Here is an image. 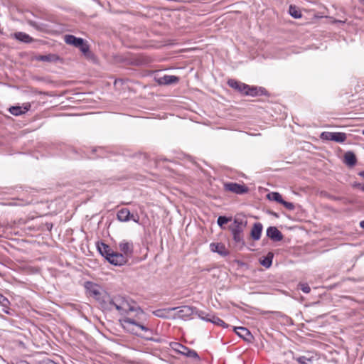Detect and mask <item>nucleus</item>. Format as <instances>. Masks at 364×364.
<instances>
[{"mask_svg":"<svg viewBox=\"0 0 364 364\" xmlns=\"http://www.w3.org/2000/svg\"><path fill=\"white\" fill-rule=\"evenodd\" d=\"M108 304L110 310L114 308L125 316L121 320L125 329L133 334L151 339L152 331L148 325L147 316L135 301L117 295L109 298Z\"/></svg>","mask_w":364,"mask_h":364,"instance_id":"obj_1","label":"nucleus"},{"mask_svg":"<svg viewBox=\"0 0 364 364\" xmlns=\"http://www.w3.org/2000/svg\"><path fill=\"white\" fill-rule=\"evenodd\" d=\"M228 84L230 87L247 95L255 96L258 94L257 87H250V86L235 80H229Z\"/></svg>","mask_w":364,"mask_h":364,"instance_id":"obj_2","label":"nucleus"},{"mask_svg":"<svg viewBox=\"0 0 364 364\" xmlns=\"http://www.w3.org/2000/svg\"><path fill=\"white\" fill-rule=\"evenodd\" d=\"M64 39L67 44L73 45L76 48H79L83 53H87L89 50L88 46L85 43L82 38H77L73 35H65Z\"/></svg>","mask_w":364,"mask_h":364,"instance_id":"obj_3","label":"nucleus"},{"mask_svg":"<svg viewBox=\"0 0 364 364\" xmlns=\"http://www.w3.org/2000/svg\"><path fill=\"white\" fill-rule=\"evenodd\" d=\"M347 136L343 132H324L321 134V139L336 142L342 143L346 141Z\"/></svg>","mask_w":364,"mask_h":364,"instance_id":"obj_4","label":"nucleus"},{"mask_svg":"<svg viewBox=\"0 0 364 364\" xmlns=\"http://www.w3.org/2000/svg\"><path fill=\"white\" fill-rule=\"evenodd\" d=\"M85 287L90 296L95 297L96 299L100 298L102 291V289L100 286L92 282H87L85 284Z\"/></svg>","mask_w":364,"mask_h":364,"instance_id":"obj_5","label":"nucleus"},{"mask_svg":"<svg viewBox=\"0 0 364 364\" xmlns=\"http://www.w3.org/2000/svg\"><path fill=\"white\" fill-rule=\"evenodd\" d=\"M107 260L114 265H123L127 262V257L122 253L114 252V251L111 255H109V257Z\"/></svg>","mask_w":364,"mask_h":364,"instance_id":"obj_6","label":"nucleus"},{"mask_svg":"<svg viewBox=\"0 0 364 364\" xmlns=\"http://www.w3.org/2000/svg\"><path fill=\"white\" fill-rule=\"evenodd\" d=\"M176 316L177 317L183 319H186L191 316L194 313L196 308L189 306H183L181 308H178Z\"/></svg>","mask_w":364,"mask_h":364,"instance_id":"obj_7","label":"nucleus"},{"mask_svg":"<svg viewBox=\"0 0 364 364\" xmlns=\"http://www.w3.org/2000/svg\"><path fill=\"white\" fill-rule=\"evenodd\" d=\"M225 188L226 191L237 194H242L247 191V188L245 186L240 185L236 183H225Z\"/></svg>","mask_w":364,"mask_h":364,"instance_id":"obj_8","label":"nucleus"},{"mask_svg":"<svg viewBox=\"0 0 364 364\" xmlns=\"http://www.w3.org/2000/svg\"><path fill=\"white\" fill-rule=\"evenodd\" d=\"M156 80L160 85H171L177 83L179 78L175 75H164L156 77Z\"/></svg>","mask_w":364,"mask_h":364,"instance_id":"obj_9","label":"nucleus"},{"mask_svg":"<svg viewBox=\"0 0 364 364\" xmlns=\"http://www.w3.org/2000/svg\"><path fill=\"white\" fill-rule=\"evenodd\" d=\"M295 359L299 364H311L314 360H317V355L313 352H307Z\"/></svg>","mask_w":364,"mask_h":364,"instance_id":"obj_10","label":"nucleus"},{"mask_svg":"<svg viewBox=\"0 0 364 364\" xmlns=\"http://www.w3.org/2000/svg\"><path fill=\"white\" fill-rule=\"evenodd\" d=\"M267 235L272 240L275 242L281 241L283 239L282 232L276 227H269L267 230Z\"/></svg>","mask_w":364,"mask_h":364,"instance_id":"obj_11","label":"nucleus"},{"mask_svg":"<svg viewBox=\"0 0 364 364\" xmlns=\"http://www.w3.org/2000/svg\"><path fill=\"white\" fill-rule=\"evenodd\" d=\"M119 248L124 256L127 257L133 252V245L132 242L123 240L119 244Z\"/></svg>","mask_w":364,"mask_h":364,"instance_id":"obj_12","label":"nucleus"},{"mask_svg":"<svg viewBox=\"0 0 364 364\" xmlns=\"http://www.w3.org/2000/svg\"><path fill=\"white\" fill-rule=\"evenodd\" d=\"M247 225V220L244 218L236 217L234 220L233 225L230 228L232 231L242 232L243 228Z\"/></svg>","mask_w":364,"mask_h":364,"instance_id":"obj_13","label":"nucleus"},{"mask_svg":"<svg viewBox=\"0 0 364 364\" xmlns=\"http://www.w3.org/2000/svg\"><path fill=\"white\" fill-rule=\"evenodd\" d=\"M31 105L29 104H25L23 107L21 106H14L9 108V112L15 116H18L26 113L29 110Z\"/></svg>","mask_w":364,"mask_h":364,"instance_id":"obj_14","label":"nucleus"},{"mask_svg":"<svg viewBox=\"0 0 364 364\" xmlns=\"http://www.w3.org/2000/svg\"><path fill=\"white\" fill-rule=\"evenodd\" d=\"M262 228L263 226L260 223H256L254 224L250 232L251 237L254 240H259L260 239Z\"/></svg>","mask_w":364,"mask_h":364,"instance_id":"obj_15","label":"nucleus"},{"mask_svg":"<svg viewBox=\"0 0 364 364\" xmlns=\"http://www.w3.org/2000/svg\"><path fill=\"white\" fill-rule=\"evenodd\" d=\"M211 251L217 252L222 256L228 255V251L222 243H211L210 245Z\"/></svg>","mask_w":364,"mask_h":364,"instance_id":"obj_16","label":"nucleus"},{"mask_svg":"<svg viewBox=\"0 0 364 364\" xmlns=\"http://www.w3.org/2000/svg\"><path fill=\"white\" fill-rule=\"evenodd\" d=\"M235 333L245 341H250L252 338V335L249 330L245 327H236L234 328Z\"/></svg>","mask_w":364,"mask_h":364,"instance_id":"obj_17","label":"nucleus"},{"mask_svg":"<svg viewBox=\"0 0 364 364\" xmlns=\"http://www.w3.org/2000/svg\"><path fill=\"white\" fill-rule=\"evenodd\" d=\"M117 219L122 222H127L131 219L130 211L127 208H122L117 213Z\"/></svg>","mask_w":364,"mask_h":364,"instance_id":"obj_18","label":"nucleus"},{"mask_svg":"<svg viewBox=\"0 0 364 364\" xmlns=\"http://www.w3.org/2000/svg\"><path fill=\"white\" fill-rule=\"evenodd\" d=\"M344 162L348 166H354L356 164L355 155L351 151L346 152L344 155Z\"/></svg>","mask_w":364,"mask_h":364,"instance_id":"obj_19","label":"nucleus"},{"mask_svg":"<svg viewBox=\"0 0 364 364\" xmlns=\"http://www.w3.org/2000/svg\"><path fill=\"white\" fill-rule=\"evenodd\" d=\"M98 250L101 255L104 256L106 259L109 257V255H111L113 250L111 248L104 243H102L100 246H98Z\"/></svg>","mask_w":364,"mask_h":364,"instance_id":"obj_20","label":"nucleus"},{"mask_svg":"<svg viewBox=\"0 0 364 364\" xmlns=\"http://www.w3.org/2000/svg\"><path fill=\"white\" fill-rule=\"evenodd\" d=\"M14 36L16 39L22 42L30 43L33 41L32 38L29 35L23 32L15 33Z\"/></svg>","mask_w":364,"mask_h":364,"instance_id":"obj_21","label":"nucleus"},{"mask_svg":"<svg viewBox=\"0 0 364 364\" xmlns=\"http://www.w3.org/2000/svg\"><path fill=\"white\" fill-rule=\"evenodd\" d=\"M178 309V307L171 308L168 309H158L153 312V314L160 318H166L167 316V314L171 311H174Z\"/></svg>","mask_w":364,"mask_h":364,"instance_id":"obj_22","label":"nucleus"},{"mask_svg":"<svg viewBox=\"0 0 364 364\" xmlns=\"http://www.w3.org/2000/svg\"><path fill=\"white\" fill-rule=\"evenodd\" d=\"M273 258V254L269 252L267 255L260 260V263L262 266L269 268L272 265Z\"/></svg>","mask_w":364,"mask_h":364,"instance_id":"obj_23","label":"nucleus"},{"mask_svg":"<svg viewBox=\"0 0 364 364\" xmlns=\"http://www.w3.org/2000/svg\"><path fill=\"white\" fill-rule=\"evenodd\" d=\"M289 13L294 18H300L301 17V11L296 6L290 5Z\"/></svg>","mask_w":364,"mask_h":364,"instance_id":"obj_24","label":"nucleus"},{"mask_svg":"<svg viewBox=\"0 0 364 364\" xmlns=\"http://www.w3.org/2000/svg\"><path fill=\"white\" fill-rule=\"evenodd\" d=\"M267 198L269 200L277 201L279 203H281L283 200L282 196L277 192H271L268 193L267 195Z\"/></svg>","mask_w":364,"mask_h":364,"instance_id":"obj_25","label":"nucleus"},{"mask_svg":"<svg viewBox=\"0 0 364 364\" xmlns=\"http://www.w3.org/2000/svg\"><path fill=\"white\" fill-rule=\"evenodd\" d=\"M173 348L177 352H178L179 353L183 354V355L186 353V351L188 349L187 347L181 345L180 343H174V346Z\"/></svg>","mask_w":364,"mask_h":364,"instance_id":"obj_26","label":"nucleus"},{"mask_svg":"<svg viewBox=\"0 0 364 364\" xmlns=\"http://www.w3.org/2000/svg\"><path fill=\"white\" fill-rule=\"evenodd\" d=\"M211 323L216 324L218 326H223L224 328L228 326L222 319H220V318H218V316H216L215 315H214L213 318H212Z\"/></svg>","mask_w":364,"mask_h":364,"instance_id":"obj_27","label":"nucleus"},{"mask_svg":"<svg viewBox=\"0 0 364 364\" xmlns=\"http://www.w3.org/2000/svg\"><path fill=\"white\" fill-rule=\"evenodd\" d=\"M231 219L230 218H226L225 216H220L218 218V220H217V223H218V225L220 227V228H223V226L228 223Z\"/></svg>","mask_w":364,"mask_h":364,"instance_id":"obj_28","label":"nucleus"},{"mask_svg":"<svg viewBox=\"0 0 364 364\" xmlns=\"http://www.w3.org/2000/svg\"><path fill=\"white\" fill-rule=\"evenodd\" d=\"M232 235H233V239L235 242H240L242 240V235H241V232H238V231H232Z\"/></svg>","mask_w":364,"mask_h":364,"instance_id":"obj_29","label":"nucleus"},{"mask_svg":"<svg viewBox=\"0 0 364 364\" xmlns=\"http://www.w3.org/2000/svg\"><path fill=\"white\" fill-rule=\"evenodd\" d=\"M0 304L3 307L7 308L9 304V301L5 296L0 294Z\"/></svg>","mask_w":364,"mask_h":364,"instance_id":"obj_30","label":"nucleus"},{"mask_svg":"<svg viewBox=\"0 0 364 364\" xmlns=\"http://www.w3.org/2000/svg\"><path fill=\"white\" fill-rule=\"evenodd\" d=\"M184 355L189 358H198L197 353L195 350H190L189 348L187 350L186 353H185Z\"/></svg>","mask_w":364,"mask_h":364,"instance_id":"obj_31","label":"nucleus"},{"mask_svg":"<svg viewBox=\"0 0 364 364\" xmlns=\"http://www.w3.org/2000/svg\"><path fill=\"white\" fill-rule=\"evenodd\" d=\"M300 289L304 293H309L311 291L310 287L307 284H299Z\"/></svg>","mask_w":364,"mask_h":364,"instance_id":"obj_32","label":"nucleus"},{"mask_svg":"<svg viewBox=\"0 0 364 364\" xmlns=\"http://www.w3.org/2000/svg\"><path fill=\"white\" fill-rule=\"evenodd\" d=\"M281 204H282L286 208L290 210L294 208V205L292 203L287 202L284 200H282Z\"/></svg>","mask_w":364,"mask_h":364,"instance_id":"obj_33","label":"nucleus"},{"mask_svg":"<svg viewBox=\"0 0 364 364\" xmlns=\"http://www.w3.org/2000/svg\"><path fill=\"white\" fill-rule=\"evenodd\" d=\"M200 319H203L207 312L204 311L195 310V313Z\"/></svg>","mask_w":364,"mask_h":364,"instance_id":"obj_34","label":"nucleus"},{"mask_svg":"<svg viewBox=\"0 0 364 364\" xmlns=\"http://www.w3.org/2000/svg\"><path fill=\"white\" fill-rule=\"evenodd\" d=\"M213 316H214L213 314L207 313L203 320H204L205 321L212 322V318H213Z\"/></svg>","mask_w":364,"mask_h":364,"instance_id":"obj_35","label":"nucleus"},{"mask_svg":"<svg viewBox=\"0 0 364 364\" xmlns=\"http://www.w3.org/2000/svg\"><path fill=\"white\" fill-rule=\"evenodd\" d=\"M38 59L41 60H43V61H50L51 59V56L50 55H41L38 58Z\"/></svg>","mask_w":364,"mask_h":364,"instance_id":"obj_36","label":"nucleus"},{"mask_svg":"<svg viewBox=\"0 0 364 364\" xmlns=\"http://www.w3.org/2000/svg\"><path fill=\"white\" fill-rule=\"evenodd\" d=\"M358 187L364 191V184H358Z\"/></svg>","mask_w":364,"mask_h":364,"instance_id":"obj_37","label":"nucleus"},{"mask_svg":"<svg viewBox=\"0 0 364 364\" xmlns=\"http://www.w3.org/2000/svg\"><path fill=\"white\" fill-rule=\"evenodd\" d=\"M360 226L363 229H364V220H363V221H361V222L360 223Z\"/></svg>","mask_w":364,"mask_h":364,"instance_id":"obj_38","label":"nucleus"},{"mask_svg":"<svg viewBox=\"0 0 364 364\" xmlns=\"http://www.w3.org/2000/svg\"><path fill=\"white\" fill-rule=\"evenodd\" d=\"M131 218L136 223H138V219H135L133 218V215H131Z\"/></svg>","mask_w":364,"mask_h":364,"instance_id":"obj_39","label":"nucleus"},{"mask_svg":"<svg viewBox=\"0 0 364 364\" xmlns=\"http://www.w3.org/2000/svg\"><path fill=\"white\" fill-rule=\"evenodd\" d=\"M359 2L364 6V0H358Z\"/></svg>","mask_w":364,"mask_h":364,"instance_id":"obj_40","label":"nucleus"},{"mask_svg":"<svg viewBox=\"0 0 364 364\" xmlns=\"http://www.w3.org/2000/svg\"><path fill=\"white\" fill-rule=\"evenodd\" d=\"M360 176L364 178V171L360 172Z\"/></svg>","mask_w":364,"mask_h":364,"instance_id":"obj_41","label":"nucleus"},{"mask_svg":"<svg viewBox=\"0 0 364 364\" xmlns=\"http://www.w3.org/2000/svg\"><path fill=\"white\" fill-rule=\"evenodd\" d=\"M18 364H29V363H27V362H21V363H19Z\"/></svg>","mask_w":364,"mask_h":364,"instance_id":"obj_42","label":"nucleus"},{"mask_svg":"<svg viewBox=\"0 0 364 364\" xmlns=\"http://www.w3.org/2000/svg\"><path fill=\"white\" fill-rule=\"evenodd\" d=\"M5 313L9 314V311L7 310H4Z\"/></svg>","mask_w":364,"mask_h":364,"instance_id":"obj_43","label":"nucleus"},{"mask_svg":"<svg viewBox=\"0 0 364 364\" xmlns=\"http://www.w3.org/2000/svg\"><path fill=\"white\" fill-rule=\"evenodd\" d=\"M363 134L364 135V129L362 131Z\"/></svg>","mask_w":364,"mask_h":364,"instance_id":"obj_44","label":"nucleus"}]
</instances>
